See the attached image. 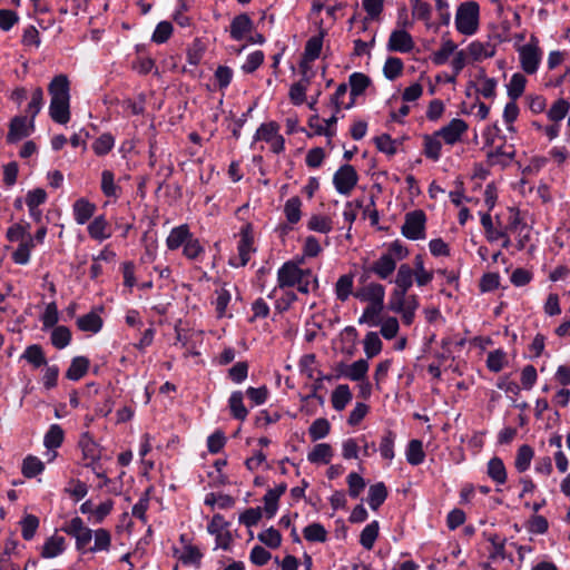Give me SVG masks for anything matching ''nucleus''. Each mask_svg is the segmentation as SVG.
I'll return each mask as SVG.
<instances>
[{
    "mask_svg": "<svg viewBox=\"0 0 570 570\" xmlns=\"http://www.w3.org/2000/svg\"><path fill=\"white\" fill-rule=\"evenodd\" d=\"M384 308V304H368L364 311L362 316L358 318V324H368L372 326H377L381 322L379 320L380 314Z\"/></svg>",
    "mask_w": 570,
    "mask_h": 570,
    "instance_id": "a19ab883",
    "label": "nucleus"
},
{
    "mask_svg": "<svg viewBox=\"0 0 570 570\" xmlns=\"http://www.w3.org/2000/svg\"><path fill=\"white\" fill-rule=\"evenodd\" d=\"M414 271L407 264H401L396 277H395V288L396 291L405 292L411 288L413 285Z\"/></svg>",
    "mask_w": 570,
    "mask_h": 570,
    "instance_id": "a878e982",
    "label": "nucleus"
},
{
    "mask_svg": "<svg viewBox=\"0 0 570 570\" xmlns=\"http://www.w3.org/2000/svg\"><path fill=\"white\" fill-rule=\"evenodd\" d=\"M307 227L309 230L327 234L332 230V219L322 215H313L307 223Z\"/></svg>",
    "mask_w": 570,
    "mask_h": 570,
    "instance_id": "0e129e2a",
    "label": "nucleus"
},
{
    "mask_svg": "<svg viewBox=\"0 0 570 570\" xmlns=\"http://www.w3.org/2000/svg\"><path fill=\"white\" fill-rule=\"evenodd\" d=\"M371 85V79L364 73L354 72L350 76L351 96L353 98L362 95Z\"/></svg>",
    "mask_w": 570,
    "mask_h": 570,
    "instance_id": "37998d69",
    "label": "nucleus"
},
{
    "mask_svg": "<svg viewBox=\"0 0 570 570\" xmlns=\"http://www.w3.org/2000/svg\"><path fill=\"white\" fill-rule=\"evenodd\" d=\"M520 62L524 72L532 75L540 63V51L537 45L527 43L519 49Z\"/></svg>",
    "mask_w": 570,
    "mask_h": 570,
    "instance_id": "6e6552de",
    "label": "nucleus"
},
{
    "mask_svg": "<svg viewBox=\"0 0 570 570\" xmlns=\"http://www.w3.org/2000/svg\"><path fill=\"white\" fill-rule=\"evenodd\" d=\"M22 357L27 360L30 364H32L35 367H40L47 364V360L45 357L42 347L37 344L28 346L24 350Z\"/></svg>",
    "mask_w": 570,
    "mask_h": 570,
    "instance_id": "de8ad7c7",
    "label": "nucleus"
},
{
    "mask_svg": "<svg viewBox=\"0 0 570 570\" xmlns=\"http://www.w3.org/2000/svg\"><path fill=\"white\" fill-rule=\"evenodd\" d=\"M20 525L22 538L29 541L35 537L36 531L39 528V519L33 514H27L20 521Z\"/></svg>",
    "mask_w": 570,
    "mask_h": 570,
    "instance_id": "6e6d98bb",
    "label": "nucleus"
},
{
    "mask_svg": "<svg viewBox=\"0 0 570 570\" xmlns=\"http://www.w3.org/2000/svg\"><path fill=\"white\" fill-rule=\"evenodd\" d=\"M61 530L76 539L77 550L85 549L92 539V530L86 527L79 517L72 518Z\"/></svg>",
    "mask_w": 570,
    "mask_h": 570,
    "instance_id": "39448f33",
    "label": "nucleus"
},
{
    "mask_svg": "<svg viewBox=\"0 0 570 570\" xmlns=\"http://www.w3.org/2000/svg\"><path fill=\"white\" fill-rule=\"evenodd\" d=\"M386 47L389 51L406 53L413 50L414 41L407 31L397 29L391 32Z\"/></svg>",
    "mask_w": 570,
    "mask_h": 570,
    "instance_id": "9d476101",
    "label": "nucleus"
},
{
    "mask_svg": "<svg viewBox=\"0 0 570 570\" xmlns=\"http://www.w3.org/2000/svg\"><path fill=\"white\" fill-rule=\"evenodd\" d=\"M301 207L302 200L298 196H294L287 199L284 206V213L288 223L296 224L299 222L302 216Z\"/></svg>",
    "mask_w": 570,
    "mask_h": 570,
    "instance_id": "a18cd8bd",
    "label": "nucleus"
},
{
    "mask_svg": "<svg viewBox=\"0 0 570 570\" xmlns=\"http://www.w3.org/2000/svg\"><path fill=\"white\" fill-rule=\"evenodd\" d=\"M364 352L368 358L381 353L382 341L376 332H368L364 337Z\"/></svg>",
    "mask_w": 570,
    "mask_h": 570,
    "instance_id": "09e8293b",
    "label": "nucleus"
},
{
    "mask_svg": "<svg viewBox=\"0 0 570 570\" xmlns=\"http://www.w3.org/2000/svg\"><path fill=\"white\" fill-rule=\"evenodd\" d=\"M254 23L247 13L236 16L230 23V37L234 40H242L246 33L253 30Z\"/></svg>",
    "mask_w": 570,
    "mask_h": 570,
    "instance_id": "f3484780",
    "label": "nucleus"
},
{
    "mask_svg": "<svg viewBox=\"0 0 570 570\" xmlns=\"http://www.w3.org/2000/svg\"><path fill=\"white\" fill-rule=\"evenodd\" d=\"M66 550V540L63 537L52 535L48 538L42 547L41 557L51 559L60 556Z\"/></svg>",
    "mask_w": 570,
    "mask_h": 570,
    "instance_id": "5701e85b",
    "label": "nucleus"
},
{
    "mask_svg": "<svg viewBox=\"0 0 570 570\" xmlns=\"http://www.w3.org/2000/svg\"><path fill=\"white\" fill-rule=\"evenodd\" d=\"M527 78L522 73L512 75L508 88V96L511 100H517L524 92Z\"/></svg>",
    "mask_w": 570,
    "mask_h": 570,
    "instance_id": "c03bdc74",
    "label": "nucleus"
},
{
    "mask_svg": "<svg viewBox=\"0 0 570 570\" xmlns=\"http://www.w3.org/2000/svg\"><path fill=\"white\" fill-rule=\"evenodd\" d=\"M342 367H344V371H341L342 376L350 379L351 381H361L368 371V363L366 360L361 358L351 365L342 363Z\"/></svg>",
    "mask_w": 570,
    "mask_h": 570,
    "instance_id": "b1692460",
    "label": "nucleus"
},
{
    "mask_svg": "<svg viewBox=\"0 0 570 570\" xmlns=\"http://www.w3.org/2000/svg\"><path fill=\"white\" fill-rule=\"evenodd\" d=\"M35 130V120L27 118V116H16L11 119L9 131L7 134V142L16 144L21 139L30 136Z\"/></svg>",
    "mask_w": 570,
    "mask_h": 570,
    "instance_id": "423d86ee",
    "label": "nucleus"
},
{
    "mask_svg": "<svg viewBox=\"0 0 570 570\" xmlns=\"http://www.w3.org/2000/svg\"><path fill=\"white\" fill-rule=\"evenodd\" d=\"M352 397L348 385L341 384L332 392V405L336 411L341 412L352 401Z\"/></svg>",
    "mask_w": 570,
    "mask_h": 570,
    "instance_id": "c85d7f7f",
    "label": "nucleus"
},
{
    "mask_svg": "<svg viewBox=\"0 0 570 570\" xmlns=\"http://www.w3.org/2000/svg\"><path fill=\"white\" fill-rule=\"evenodd\" d=\"M102 324V318L95 312L82 315L77 320L79 330L83 332L98 333Z\"/></svg>",
    "mask_w": 570,
    "mask_h": 570,
    "instance_id": "c756f323",
    "label": "nucleus"
},
{
    "mask_svg": "<svg viewBox=\"0 0 570 570\" xmlns=\"http://www.w3.org/2000/svg\"><path fill=\"white\" fill-rule=\"evenodd\" d=\"M396 269L395 259L382 254L376 261L368 265V271L373 272L380 279H387Z\"/></svg>",
    "mask_w": 570,
    "mask_h": 570,
    "instance_id": "4468645a",
    "label": "nucleus"
},
{
    "mask_svg": "<svg viewBox=\"0 0 570 570\" xmlns=\"http://www.w3.org/2000/svg\"><path fill=\"white\" fill-rule=\"evenodd\" d=\"M534 451L528 445L523 444L518 449L514 466L519 472H524L530 468L531 461L533 459Z\"/></svg>",
    "mask_w": 570,
    "mask_h": 570,
    "instance_id": "c9c22d12",
    "label": "nucleus"
},
{
    "mask_svg": "<svg viewBox=\"0 0 570 570\" xmlns=\"http://www.w3.org/2000/svg\"><path fill=\"white\" fill-rule=\"evenodd\" d=\"M387 498V488L383 482L372 484L368 489L367 503L370 508L376 511Z\"/></svg>",
    "mask_w": 570,
    "mask_h": 570,
    "instance_id": "393cba45",
    "label": "nucleus"
},
{
    "mask_svg": "<svg viewBox=\"0 0 570 570\" xmlns=\"http://www.w3.org/2000/svg\"><path fill=\"white\" fill-rule=\"evenodd\" d=\"M426 215L422 209L412 210L405 214L401 233L411 240L425 238Z\"/></svg>",
    "mask_w": 570,
    "mask_h": 570,
    "instance_id": "f03ea898",
    "label": "nucleus"
},
{
    "mask_svg": "<svg viewBox=\"0 0 570 570\" xmlns=\"http://www.w3.org/2000/svg\"><path fill=\"white\" fill-rule=\"evenodd\" d=\"M395 439L396 434L391 430H387L381 439L379 450L381 455L386 460H392L394 458Z\"/></svg>",
    "mask_w": 570,
    "mask_h": 570,
    "instance_id": "4d7b16f0",
    "label": "nucleus"
},
{
    "mask_svg": "<svg viewBox=\"0 0 570 570\" xmlns=\"http://www.w3.org/2000/svg\"><path fill=\"white\" fill-rule=\"evenodd\" d=\"M333 456V449L328 443H318L307 454V460L311 463H330Z\"/></svg>",
    "mask_w": 570,
    "mask_h": 570,
    "instance_id": "7c9ffc66",
    "label": "nucleus"
},
{
    "mask_svg": "<svg viewBox=\"0 0 570 570\" xmlns=\"http://www.w3.org/2000/svg\"><path fill=\"white\" fill-rule=\"evenodd\" d=\"M303 275H311V271L299 268L294 262H286L277 272L278 287H293Z\"/></svg>",
    "mask_w": 570,
    "mask_h": 570,
    "instance_id": "0eeeda50",
    "label": "nucleus"
},
{
    "mask_svg": "<svg viewBox=\"0 0 570 570\" xmlns=\"http://www.w3.org/2000/svg\"><path fill=\"white\" fill-rule=\"evenodd\" d=\"M188 225L184 224L171 229L170 234L166 239V245L170 250L178 249L184 246L187 239L190 237Z\"/></svg>",
    "mask_w": 570,
    "mask_h": 570,
    "instance_id": "4be33fe9",
    "label": "nucleus"
},
{
    "mask_svg": "<svg viewBox=\"0 0 570 570\" xmlns=\"http://www.w3.org/2000/svg\"><path fill=\"white\" fill-rule=\"evenodd\" d=\"M469 55L473 60L479 61L494 56V47L489 42L473 41L468 47Z\"/></svg>",
    "mask_w": 570,
    "mask_h": 570,
    "instance_id": "f704fd0d",
    "label": "nucleus"
},
{
    "mask_svg": "<svg viewBox=\"0 0 570 570\" xmlns=\"http://www.w3.org/2000/svg\"><path fill=\"white\" fill-rule=\"evenodd\" d=\"M299 68L302 69L303 78L291 86L288 94L289 99L296 106H299L305 101L306 90L309 83V78L307 77L308 66H306L305 63H301Z\"/></svg>",
    "mask_w": 570,
    "mask_h": 570,
    "instance_id": "dca6fc26",
    "label": "nucleus"
},
{
    "mask_svg": "<svg viewBox=\"0 0 570 570\" xmlns=\"http://www.w3.org/2000/svg\"><path fill=\"white\" fill-rule=\"evenodd\" d=\"M79 446L81 448L83 459L89 460V462L85 463V466L89 468L90 464L99 460L100 451L98 444L92 440L89 433H83L80 436Z\"/></svg>",
    "mask_w": 570,
    "mask_h": 570,
    "instance_id": "412c9836",
    "label": "nucleus"
},
{
    "mask_svg": "<svg viewBox=\"0 0 570 570\" xmlns=\"http://www.w3.org/2000/svg\"><path fill=\"white\" fill-rule=\"evenodd\" d=\"M120 187L115 183V175L111 170L101 173V191L107 197H117Z\"/></svg>",
    "mask_w": 570,
    "mask_h": 570,
    "instance_id": "8fccbe9b",
    "label": "nucleus"
},
{
    "mask_svg": "<svg viewBox=\"0 0 570 570\" xmlns=\"http://www.w3.org/2000/svg\"><path fill=\"white\" fill-rule=\"evenodd\" d=\"M439 138L441 137L436 136V131L433 135L423 136L424 155L434 161L439 160L441 157L442 144Z\"/></svg>",
    "mask_w": 570,
    "mask_h": 570,
    "instance_id": "473e14b6",
    "label": "nucleus"
},
{
    "mask_svg": "<svg viewBox=\"0 0 570 570\" xmlns=\"http://www.w3.org/2000/svg\"><path fill=\"white\" fill-rule=\"evenodd\" d=\"M88 234L92 239L102 242L111 236L109 223L104 215H99L88 225Z\"/></svg>",
    "mask_w": 570,
    "mask_h": 570,
    "instance_id": "aec40b11",
    "label": "nucleus"
},
{
    "mask_svg": "<svg viewBox=\"0 0 570 570\" xmlns=\"http://www.w3.org/2000/svg\"><path fill=\"white\" fill-rule=\"evenodd\" d=\"M330 430H331L330 422L324 417H320V419H316L311 424V426L308 428V433L313 441H317V440L324 439L330 433Z\"/></svg>",
    "mask_w": 570,
    "mask_h": 570,
    "instance_id": "5fc2aeb1",
    "label": "nucleus"
},
{
    "mask_svg": "<svg viewBox=\"0 0 570 570\" xmlns=\"http://www.w3.org/2000/svg\"><path fill=\"white\" fill-rule=\"evenodd\" d=\"M89 364V360L85 356L73 357L69 368L66 372V377L71 381L80 380L88 372Z\"/></svg>",
    "mask_w": 570,
    "mask_h": 570,
    "instance_id": "bb28decb",
    "label": "nucleus"
},
{
    "mask_svg": "<svg viewBox=\"0 0 570 570\" xmlns=\"http://www.w3.org/2000/svg\"><path fill=\"white\" fill-rule=\"evenodd\" d=\"M488 475L498 484L507 482V469L502 459L494 456L488 462Z\"/></svg>",
    "mask_w": 570,
    "mask_h": 570,
    "instance_id": "2f4dec72",
    "label": "nucleus"
},
{
    "mask_svg": "<svg viewBox=\"0 0 570 570\" xmlns=\"http://www.w3.org/2000/svg\"><path fill=\"white\" fill-rule=\"evenodd\" d=\"M455 49L456 45L452 40H443L441 48L432 56L433 63L436 66L444 65Z\"/></svg>",
    "mask_w": 570,
    "mask_h": 570,
    "instance_id": "052dcab7",
    "label": "nucleus"
},
{
    "mask_svg": "<svg viewBox=\"0 0 570 570\" xmlns=\"http://www.w3.org/2000/svg\"><path fill=\"white\" fill-rule=\"evenodd\" d=\"M507 355L502 350H495L488 354L487 366L491 372H500L505 364Z\"/></svg>",
    "mask_w": 570,
    "mask_h": 570,
    "instance_id": "338daca9",
    "label": "nucleus"
},
{
    "mask_svg": "<svg viewBox=\"0 0 570 570\" xmlns=\"http://www.w3.org/2000/svg\"><path fill=\"white\" fill-rule=\"evenodd\" d=\"M323 46V32H321L317 36L311 37L305 45L304 50V60L302 63H305L307 66V62L314 61L317 59L321 55Z\"/></svg>",
    "mask_w": 570,
    "mask_h": 570,
    "instance_id": "cd10ccee",
    "label": "nucleus"
},
{
    "mask_svg": "<svg viewBox=\"0 0 570 570\" xmlns=\"http://www.w3.org/2000/svg\"><path fill=\"white\" fill-rule=\"evenodd\" d=\"M403 61L397 57H389L383 67V73L386 79L394 80L403 71Z\"/></svg>",
    "mask_w": 570,
    "mask_h": 570,
    "instance_id": "13d9d810",
    "label": "nucleus"
},
{
    "mask_svg": "<svg viewBox=\"0 0 570 570\" xmlns=\"http://www.w3.org/2000/svg\"><path fill=\"white\" fill-rule=\"evenodd\" d=\"M346 482L348 485V494L353 499L358 498L366 487L365 480L356 472H351L346 478Z\"/></svg>",
    "mask_w": 570,
    "mask_h": 570,
    "instance_id": "e2e57ef3",
    "label": "nucleus"
},
{
    "mask_svg": "<svg viewBox=\"0 0 570 570\" xmlns=\"http://www.w3.org/2000/svg\"><path fill=\"white\" fill-rule=\"evenodd\" d=\"M115 145V138L111 134H102L92 144V150L97 156L107 155Z\"/></svg>",
    "mask_w": 570,
    "mask_h": 570,
    "instance_id": "680f3d73",
    "label": "nucleus"
},
{
    "mask_svg": "<svg viewBox=\"0 0 570 570\" xmlns=\"http://www.w3.org/2000/svg\"><path fill=\"white\" fill-rule=\"evenodd\" d=\"M352 289H353V275L352 274L342 275L335 284V294H336L337 299H340L341 302H345L352 294Z\"/></svg>",
    "mask_w": 570,
    "mask_h": 570,
    "instance_id": "79ce46f5",
    "label": "nucleus"
},
{
    "mask_svg": "<svg viewBox=\"0 0 570 570\" xmlns=\"http://www.w3.org/2000/svg\"><path fill=\"white\" fill-rule=\"evenodd\" d=\"M305 540L309 542H325L327 540V531L323 524L313 522L303 529Z\"/></svg>",
    "mask_w": 570,
    "mask_h": 570,
    "instance_id": "4c0bfd02",
    "label": "nucleus"
},
{
    "mask_svg": "<svg viewBox=\"0 0 570 570\" xmlns=\"http://www.w3.org/2000/svg\"><path fill=\"white\" fill-rule=\"evenodd\" d=\"M45 469L43 462L33 455H28L22 463V474L26 478H35L40 474Z\"/></svg>",
    "mask_w": 570,
    "mask_h": 570,
    "instance_id": "49530a36",
    "label": "nucleus"
},
{
    "mask_svg": "<svg viewBox=\"0 0 570 570\" xmlns=\"http://www.w3.org/2000/svg\"><path fill=\"white\" fill-rule=\"evenodd\" d=\"M228 404L230 413L235 419L244 421L247 417L248 411L244 406L243 393L240 391H235L230 394Z\"/></svg>",
    "mask_w": 570,
    "mask_h": 570,
    "instance_id": "e433bc0d",
    "label": "nucleus"
},
{
    "mask_svg": "<svg viewBox=\"0 0 570 570\" xmlns=\"http://www.w3.org/2000/svg\"><path fill=\"white\" fill-rule=\"evenodd\" d=\"M358 180L357 173L352 165H342L333 176L335 189L341 195H348L356 186Z\"/></svg>",
    "mask_w": 570,
    "mask_h": 570,
    "instance_id": "7ed1b4c3",
    "label": "nucleus"
},
{
    "mask_svg": "<svg viewBox=\"0 0 570 570\" xmlns=\"http://www.w3.org/2000/svg\"><path fill=\"white\" fill-rule=\"evenodd\" d=\"M49 115L55 122L66 125L70 120V99L51 100Z\"/></svg>",
    "mask_w": 570,
    "mask_h": 570,
    "instance_id": "a211bd4d",
    "label": "nucleus"
},
{
    "mask_svg": "<svg viewBox=\"0 0 570 570\" xmlns=\"http://www.w3.org/2000/svg\"><path fill=\"white\" fill-rule=\"evenodd\" d=\"M479 13L480 7L476 1L462 2L456 9V30L465 36L474 35L479 27Z\"/></svg>",
    "mask_w": 570,
    "mask_h": 570,
    "instance_id": "f257e3e1",
    "label": "nucleus"
},
{
    "mask_svg": "<svg viewBox=\"0 0 570 570\" xmlns=\"http://www.w3.org/2000/svg\"><path fill=\"white\" fill-rule=\"evenodd\" d=\"M278 125L275 121H269L266 124H262L259 128L256 130L254 136V141L264 140L269 142L277 136Z\"/></svg>",
    "mask_w": 570,
    "mask_h": 570,
    "instance_id": "69168bd1",
    "label": "nucleus"
},
{
    "mask_svg": "<svg viewBox=\"0 0 570 570\" xmlns=\"http://www.w3.org/2000/svg\"><path fill=\"white\" fill-rule=\"evenodd\" d=\"M51 100L70 99V82L66 75L55 76L48 86Z\"/></svg>",
    "mask_w": 570,
    "mask_h": 570,
    "instance_id": "2eb2a0df",
    "label": "nucleus"
},
{
    "mask_svg": "<svg viewBox=\"0 0 570 570\" xmlns=\"http://www.w3.org/2000/svg\"><path fill=\"white\" fill-rule=\"evenodd\" d=\"M96 205L86 198L77 199L72 205L73 218L78 225L86 224L95 214Z\"/></svg>",
    "mask_w": 570,
    "mask_h": 570,
    "instance_id": "6ab92c4d",
    "label": "nucleus"
},
{
    "mask_svg": "<svg viewBox=\"0 0 570 570\" xmlns=\"http://www.w3.org/2000/svg\"><path fill=\"white\" fill-rule=\"evenodd\" d=\"M71 332L67 326H57L51 332V343L55 347L61 350L69 345Z\"/></svg>",
    "mask_w": 570,
    "mask_h": 570,
    "instance_id": "3c124183",
    "label": "nucleus"
},
{
    "mask_svg": "<svg viewBox=\"0 0 570 570\" xmlns=\"http://www.w3.org/2000/svg\"><path fill=\"white\" fill-rule=\"evenodd\" d=\"M376 148L389 156L396 154V141L389 134H383L374 138Z\"/></svg>",
    "mask_w": 570,
    "mask_h": 570,
    "instance_id": "774afa93",
    "label": "nucleus"
},
{
    "mask_svg": "<svg viewBox=\"0 0 570 570\" xmlns=\"http://www.w3.org/2000/svg\"><path fill=\"white\" fill-rule=\"evenodd\" d=\"M569 109L570 104L566 99L560 98L550 107L547 116L551 121L559 122L567 116Z\"/></svg>",
    "mask_w": 570,
    "mask_h": 570,
    "instance_id": "603ef678",
    "label": "nucleus"
},
{
    "mask_svg": "<svg viewBox=\"0 0 570 570\" xmlns=\"http://www.w3.org/2000/svg\"><path fill=\"white\" fill-rule=\"evenodd\" d=\"M257 539L271 549H276L282 543V534L274 527L258 533Z\"/></svg>",
    "mask_w": 570,
    "mask_h": 570,
    "instance_id": "bf43d9fd",
    "label": "nucleus"
},
{
    "mask_svg": "<svg viewBox=\"0 0 570 570\" xmlns=\"http://www.w3.org/2000/svg\"><path fill=\"white\" fill-rule=\"evenodd\" d=\"M237 250L238 255L229 259V265L233 267H243L248 263L250 253L254 250L250 225L242 227Z\"/></svg>",
    "mask_w": 570,
    "mask_h": 570,
    "instance_id": "20e7f679",
    "label": "nucleus"
},
{
    "mask_svg": "<svg viewBox=\"0 0 570 570\" xmlns=\"http://www.w3.org/2000/svg\"><path fill=\"white\" fill-rule=\"evenodd\" d=\"M65 439V432L59 424H51L43 438V445L48 450V460L52 461L57 456L56 449L60 448Z\"/></svg>",
    "mask_w": 570,
    "mask_h": 570,
    "instance_id": "f8f14e48",
    "label": "nucleus"
},
{
    "mask_svg": "<svg viewBox=\"0 0 570 570\" xmlns=\"http://www.w3.org/2000/svg\"><path fill=\"white\" fill-rule=\"evenodd\" d=\"M35 247L31 236L26 240L20 242L18 248L12 254V259L16 264L26 265L30 261L31 249Z\"/></svg>",
    "mask_w": 570,
    "mask_h": 570,
    "instance_id": "58836bf2",
    "label": "nucleus"
},
{
    "mask_svg": "<svg viewBox=\"0 0 570 570\" xmlns=\"http://www.w3.org/2000/svg\"><path fill=\"white\" fill-rule=\"evenodd\" d=\"M379 522L372 521L362 530L360 543L364 549L371 550L373 548L374 542L379 537Z\"/></svg>",
    "mask_w": 570,
    "mask_h": 570,
    "instance_id": "ea45409f",
    "label": "nucleus"
},
{
    "mask_svg": "<svg viewBox=\"0 0 570 570\" xmlns=\"http://www.w3.org/2000/svg\"><path fill=\"white\" fill-rule=\"evenodd\" d=\"M354 296L361 302L370 304H384L385 288L379 283H368L354 293Z\"/></svg>",
    "mask_w": 570,
    "mask_h": 570,
    "instance_id": "9b49d317",
    "label": "nucleus"
},
{
    "mask_svg": "<svg viewBox=\"0 0 570 570\" xmlns=\"http://www.w3.org/2000/svg\"><path fill=\"white\" fill-rule=\"evenodd\" d=\"M406 461L411 465H419L423 463L425 459V453L423 451V443L420 440H411L406 448Z\"/></svg>",
    "mask_w": 570,
    "mask_h": 570,
    "instance_id": "72a5a7b5",
    "label": "nucleus"
},
{
    "mask_svg": "<svg viewBox=\"0 0 570 570\" xmlns=\"http://www.w3.org/2000/svg\"><path fill=\"white\" fill-rule=\"evenodd\" d=\"M414 268L415 282L419 286H424L433 279V273L424 268V263L421 255L415 256Z\"/></svg>",
    "mask_w": 570,
    "mask_h": 570,
    "instance_id": "864d4df0",
    "label": "nucleus"
},
{
    "mask_svg": "<svg viewBox=\"0 0 570 570\" xmlns=\"http://www.w3.org/2000/svg\"><path fill=\"white\" fill-rule=\"evenodd\" d=\"M287 485L286 483H279L274 489H268L266 494L264 495V511L268 519L275 517L278 509V500L281 495L286 492Z\"/></svg>",
    "mask_w": 570,
    "mask_h": 570,
    "instance_id": "ddd939ff",
    "label": "nucleus"
},
{
    "mask_svg": "<svg viewBox=\"0 0 570 570\" xmlns=\"http://www.w3.org/2000/svg\"><path fill=\"white\" fill-rule=\"evenodd\" d=\"M468 130V124L460 118L452 119L446 126L436 131L446 144L454 145L461 139V136Z\"/></svg>",
    "mask_w": 570,
    "mask_h": 570,
    "instance_id": "1a4fd4ad",
    "label": "nucleus"
}]
</instances>
